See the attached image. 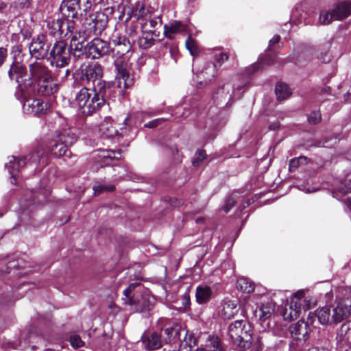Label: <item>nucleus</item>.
I'll return each instance as SVG.
<instances>
[{
	"instance_id": "cd10ccee",
	"label": "nucleus",
	"mask_w": 351,
	"mask_h": 351,
	"mask_svg": "<svg viewBox=\"0 0 351 351\" xmlns=\"http://www.w3.org/2000/svg\"><path fill=\"white\" fill-rule=\"evenodd\" d=\"M195 351H223L221 341L217 337H210L205 345Z\"/></svg>"
},
{
	"instance_id": "79ce46f5",
	"label": "nucleus",
	"mask_w": 351,
	"mask_h": 351,
	"mask_svg": "<svg viewBox=\"0 0 351 351\" xmlns=\"http://www.w3.org/2000/svg\"><path fill=\"white\" fill-rule=\"evenodd\" d=\"M93 189L94 191L95 195H98L104 191H106V192L113 191L115 189V186H114V185H112V184H95L93 186Z\"/></svg>"
},
{
	"instance_id": "aec40b11",
	"label": "nucleus",
	"mask_w": 351,
	"mask_h": 351,
	"mask_svg": "<svg viewBox=\"0 0 351 351\" xmlns=\"http://www.w3.org/2000/svg\"><path fill=\"white\" fill-rule=\"evenodd\" d=\"M300 309V302L291 299L290 303L285 306L282 315L285 320L291 322L299 317Z\"/></svg>"
},
{
	"instance_id": "2eb2a0df",
	"label": "nucleus",
	"mask_w": 351,
	"mask_h": 351,
	"mask_svg": "<svg viewBox=\"0 0 351 351\" xmlns=\"http://www.w3.org/2000/svg\"><path fill=\"white\" fill-rule=\"evenodd\" d=\"M49 106L48 103L39 99H29L25 101L23 108L27 114L40 115L46 112Z\"/></svg>"
},
{
	"instance_id": "e2e57ef3",
	"label": "nucleus",
	"mask_w": 351,
	"mask_h": 351,
	"mask_svg": "<svg viewBox=\"0 0 351 351\" xmlns=\"http://www.w3.org/2000/svg\"><path fill=\"white\" fill-rule=\"evenodd\" d=\"M261 350V345L260 343L259 338H257L256 341L252 345L253 351H260Z\"/></svg>"
},
{
	"instance_id": "49530a36",
	"label": "nucleus",
	"mask_w": 351,
	"mask_h": 351,
	"mask_svg": "<svg viewBox=\"0 0 351 351\" xmlns=\"http://www.w3.org/2000/svg\"><path fill=\"white\" fill-rule=\"evenodd\" d=\"M306 160L307 158L304 156H300L298 158L291 160L289 162V170L291 171H295L300 165L306 163Z\"/></svg>"
},
{
	"instance_id": "a19ab883",
	"label": "nucleus",
	"mask_w": 351,
	"mask_h": 351,
	"mask_svg": "<svg viewBox=\"0 0 351 351\" xmlns=\"http://www.w3.org/2000/svg\"><path fill=\"white\" fill-rule=\"evenodd\" d=\"M100 157L104 160H119L121 158V153L119 150H104L101 152Z\"/></svg>"
},
{
	"instance_id": "6e6552de",
	"label": "nucleus",
	"mask_w": 351,
	"mask_h": 351,
	"mask_svg": "<svg viewBox=\"0 0 351 351\" xmlns=\"http://www.w3.org/2000/svg\"><path fill=\"white\" fill-rule=\"evenodd\" d=\"M117 74L118 86L119 88H128L133 84V79L131 77L128 71V65L123 59H117L114 61Z\"/></svg>"
},
{
	"instance_id": "a878e982",
	"label": "nucleus",
	"mask_w": 351,
	"mask_h": 351,
	"mask_svg": "<svg viewBox=\"0 0 351 351\" xmlns=\"http://www.w3.org/2000/svg\"><path fill=\"white\" fill-rule=\"evenodd\" d=\"M234 93V88L230 82H226L219 88L216 92L217 98L226 100H231Z\"/></svg>"
},
{
	"instance_id": "2f4dec72",
	"label": "nucleus",
	"mask_w": 351,
	"mask_h": 351,
	"mask_svg": "<svg viewBox=\"0 0 351 351\" xmlns=\"http://www.w3.org/2000/svg\"><path fill=\"white\" fill-rule=\"evenodd\" d=\"M49 152L56 157L65 155L67 152V147L60 141L53 140L50 143Z\"/></svg>"
},
{
	"instance_id": "6ab92c4d",
	"label": "nucleus",
	"mask_w": 351,
	"mask_h": 351,
	"mask_svg": "<svg viewBox=\"0 0 351 351\" xmlns=\"http://www.w3.org/2000/svg\"><path fill=\"white\" fill-rule=\"evenodd\" d=\"M351 14V2L342 1L335 5L330 10V19L342 20Z\"/></svg>"
},
{
	"instance_id": "f03ea898",
	"label": "nucleus",
	"mask_w": 351,
	"mask_h": 351,
	"mask_svg": "<svg viewBox=\"0 0 351 351\" xmlns=\"http://www.w3.org/2000/svg\"><path fill=\"white\" fill-rule=\"evenodd\" d=\"M104 93L95 88H82L76 95L75 101L84 114L90 115L99 110L105 104Z\"/></svg>"
},
{
	"instance_id": "4c0bfd02",
	"label": "nucleus",
	"mask_w": 351,
	"mask_h": 351,
	"mask_svg": "<svg viewBox=\"0 0 351 351\" xmlns=\"http://www.w3.org/2000/svg\"><path fill=\"white\" fill-rule=\"evenodd\" d=\"M134 300H135V304H131L134 305L136 311L138 312H144L149 311L150 309V303L145 296H142L141 299H138V298H134Z\"/></svg>"
},
{
	"instance_id": "393cba45",
	"label": "nucleus",
	"mask_w": 351,
	"mask_h": 351,
	"mask_svg": "<svg viewBox=\"0 0 351 351\" xmlns=\"http://www.w3.org/2000/svg\"><path fill=\"white\" fill-rule=\"evenodd\" d=\"M132 14L138 20L143 21L151 15L149 10L141 1L136 2L132 6Z\"/></svg>"
},
{
	"instance_id": "6e6d98bb",
	"label": "nucleus",
	"mask_w": 351,
	"mask_h": 351,
	"mask_svg": "<svg viewBox=\"0 0 351 351\" xmlns=\"http://www.w3.org/2000/svg\"><path fill=\"white\" fill-rule=\"evenodd\" d=\"M165 119L160 118V119H156L154 120H152L149 121V123H146L145 125V127L149 128H154L160 125L161 123L165 121Z\"/></svg>"
},
{
	"instance_id": "473e14b6",
	"label": "nucleus",
	"mask_w": 351,
	"mask_h": 351,
	"mask_svg": "<svg viewBox=\"0 0 351 351\" xmlns=\"http://www.w3.org/2000/svg\"><path fill=\"white\" fill-rule=\"evenodd\" d=\"M337 336L340 341L351 344V319L341 325Z\"/></svg>"
},
{
	"instance_id": "4468645a",
	"label": "nucleus",
	"mask_w": 351,
	"mask_h": 351,
	"mask_svg": "<svg viewBox=\"0 0 351 351\" xmlns=\"http://www.w3.org/2000/svg\"><path fill=\"white\" fill-rule=\"evenodd\" d=\"M351 314V300L343 299L333 308L332 319L335 323H339L348 318Z\"/></svg>"
},
{
	"instance_id": "864d4df0",
	"label": "nucleus",
	"mask_w": 351,
	"mask_h": 351,
	"mask_svg": "<svg viewBox=\"0 0 351 351\" xmlns=\"http://www.w3.org/2000/svg\"><path fill=\"white\" fill-rule=\"evenodd\" d=\"M236 203V200L233 197H229L226 200L225 204L223 207V210L226 213H228L234 205Z\"/></svg>"
},
{
	"instance_id": "20e7f679",
	"label": "nucleus",
	"mask_w": 351,
	"mask_h": 351,
	"mask_svg": "<svg viewBox=\"0 0 351 351\" xmlns=\"http://www.w3.org/2000/svg\"><path fill=\"white\" fill-rule=\"evenodd\" d=\"M50 64L56 68H63L70 62V50L64 41H57L49 51L47 58Z\"/></svg>"
},
{
	"instance_id": "a18cd8bd",
	"label": "nucleus",
	"mask_w": 351,
	"mask_h": 351,
	"mask_svg": "<svg viewBox=\"0 0 351 351\" xmlns=\"http://www.w3.org/2000/svg\"><path fill=\"white\" fill-rule=\"evenodd\" d=\"M317 318L320 324L327 325L329 322V308L325 306L317 313Z\"/></svg>"
},
{
	"instance_id": "37998d69",
	"label": "nucleus",
	"mask_w": 351,
	"mask_h": 351,
	"mask_svg": "<svg viewBox=\"0 0 351 351\" xmlns=\"http://www.w3.org/2000/svg\"><path fill=\"white\" fill-rule=\"evenodd\" d=\"M138 286H140V283L138 282H134L131 283L129 287L124 291L123 293L124 295L127 298L126 303L129 304H135V300H134V296L132 295V291L137 287Z\"/></svg>"
},
{
	"instance_id": "c03bdc74",
	"label": "nucleus",
	"mask_w": 351,
	"mask_h": 351,
	"mask_svg": "<svg viewBox=\"0 0 351 351\" xmlns=\"http://www.w3.org/2000/svg\"><path fill=\"white\" fill-rule=\"evenodd\" d=\"M183 341L182 340L180 343L181 345L188 346L190 348V350L188 351H192V348L196 346L197 344V339L194 335L187 332V335L183 336Z\"/></svg>"
},
{
	"instance_id": "0e129e2a",
	"label": "nucleus",
	"mask_w": 351,
	"mask_h": 351,
	"mask_svg": "<svg viewBox=\"0 0 351 351\" xmlns=\"http://www.w3.org/2000/svg\"><path fill=\"white\" fill-rule=\"evenodd\" d=\"M280 39V36L279 35H275L269 41V49L271 48V47L274 45V44H276L279 42Z\"/></svg>"
},
{
	"instance_id": "ddd939ff",
	"label": "nucleus",
	"mask_w": 351,
	"mask_h": 351,
	"mask_svg": "<svg viewBox=\"0 0 351 351\" xmlns=\"http://www.w3.org/2000/svg\"><path fill=\"white\" fill-rule=\"evenodd\" d=\"M337 156L341 162L348 165V169L343 171L344 179L340 182L339 190L342 193H351V160L343 152L338 153Z\"/></svg>"
},
{
	"instance_id": "c756f323",
	"label": "nucleus",
	"mask_w": 351,
	"mask_h": 351,
	"mask_svg": "<svg viewBox=\"0 0 351 351\" xmlns=\"http://www.w3.org/2000/svg\"><path fill=\"white\" fill-rule=\"evenodd\" d=\"M86 42H70V49L73 56L77 58H82L83 56L88 58V49L87 44L85 45Z\"/></svg>"
},
{
	"instance_id": "9d476101",
	"label": "nucleus",
	"mask_w": 351,
	"mask_h": 351,
	"mask_svg": "<svg viewBox=\"0 0 351 351\" xmlns=\"http://www.w3.org/2000/svg\"><path fill=\"white\" fill-rule=\"evenodd\" d=\"M167 336L165 340L171 344L178 345L182 342L183 336L187 335V331L180 324L172 323L168 324L164 329Z\"/></svg>"
},
{
	"instance_id": "72a5a7b5",
	"label": "nucleus",
	"mask_w": 351,
	"mask_h": 351,
	"mask_svg": "<svg viewBox=\"0 0 351 351\" xmlns=\"http://www.w3.org/2000/svg\"><path fill=\"white\" fill-rule=\"evenodd\" d=\"M275 91L277 99L279 101L288 99L292 93L288 85L282 82L276 84Z\"/></svg>"
},
{
	"instance_id": "de8ad7c7",
	"label": "nucleus",
	"mask_w": 351,
	"mask_h": 351,
	"mask_svg": "<svg viewBox=\"0 0 351 351\" xmlns=\"http://www.w3.org/2000/svg\"><path fill=\"white\" fill-rule=\"evenodd\" d=\"M64 27H66V31L64 30V36H66L69 33L71 35L75 31L78 29L75 21L73 19L64 20Z\"/></svg>"
},
{
	"instance_id": "052dcab7",
	"label": "nucleus",
	"mask_w": 351,
	"mask_h": 351,
	"mask_svg": "<svg viewBox=\"0 0 351 351\" xmlns=\"http://www.w3.org/2000/svg\"><path fill=\"white\" fill-rule=\"evenodd\" d=\"M314 306L313 302L311 300H304V304H303V309L304 311H307L312 308V306Z\"/></svg>"
},
{
	"instance_id": "69168bd1",
	"label": "nucleus",
	"mask_w": 351,
	"mask_h": 351,
	"mask_svg": "<svg viewBox=\"0 0 351 351\" xmlns=\"http://www.w3.org/2000/svg\"><path fill=\"white\" fill-rule=\"evenodd\" d=\"M317 58L324 63H327L328 62L327 59V52L324 54L323 51H321L317 56Z\"/></svg>"
},
{
	"instance_id": "bb28decb",
	"label": "nucleus",
	"mask_w": 351,
	"mask_h": 351,
	"mask_svg": "<svg viewBox=\"0 0 351 351\" xmlns=\"http://www.w3.org/2000/svg\"><path fill=\"white\" fill-rule=\"evenodd\" d=\"M47 27L52 35L63 36L64 34V20L58 19L47 22Z\"/></svg>"
},
{
	"instance_id": "f3484780",
	"label": "nucleus",
	"mask_w": 351,
	"mask_h": 351,
	"mask_svg": "<svg viewBox=\"0 0 351 351\" xmlns=\"http://www.w3.org/2000/svg\"><path fill=\"white\" fill-rule=\"evenodd\" d=\"M111 43L113 45V51L120 56L128 53L132 47L130 41L125 36L118 34L112 36Z\"/></svg>"
},
{
	"instance_id": "09e8293b",
	"label": "nucleus",
	"mask_w": 351,
	"mask_h": 351,
	"mask_svg": "<svg viewBox=\"0 0 351 351\" xmlns=\"http://www.w3.org/2000/svg\"><path fill=\"white\" fill-rule=\"evenodd\" d=\"M186 47L189 51L190 53L195 56L198 54V49L197 45L193 39L189 37L186 41Z\"/></svg>"
},
{
	"instance_id": "f257e3e1",
	"label": "nucleus",
	"mask_w": 351,
	"mask_h": 351,
	"mask_svg": "<svg viewBox=\"0 0 351 351\" xmlns=\"http://www.w3.org/2000/svg\"><path fill=\"white\" fill-rule=\"evenodd\" d=\"M25 88H31L40 95L49 96L58 90V85L52 79L51 71L42 62L36 61L28 66Z\"/></svg>"
},
{
	"instance_id": "603ef678",
	"label": "nucleus",
	"mask_w": 351,
	"mask_h": 351,
	"mask_svg": "<svg viewBox=\"0 0 351 351\" xmlns=\"http://www.w3.org/2000/svg\"><path fill=\"white\" fill-rule=\"evenodd\" d=\"M308 122L311 124H316L321 120V114L319 112H313L308 117Z\"/></svg>"
},
{
	"instance_id": "5701e85b",
	"label": "nucleus",
	"mask_w": 351,
	"mask_h": 351,
	"mask_svg": "<svg viewBox=\"0 0 351 351\" xmlns=\"http://www.w3.org/2000/svg\"><path fill=\"white\" fill-rule=\"evenodd\" d=\"M237 302L232 300L225 301L219 312L220 316L224 319H230L238 313Z\"/></svg>"
},
{
	"instance_id": "ea45409f",
	"label": "nucleus",
	"mask_w": 351,
	"mask_h": 351,
	"mask_svg": "<svg viewBox=\"0 0 351 351\" xmlns=\"http://www.w3.org/2000/svg\"><path fill=\"white\" fill-rule=\"evenodd\" d=\"M260 311L261 313L260 317L263 319H267L274 312V304L272 302L263 304L260 307Z\"/></svg>"
},
{
	"instance_id": "5fc2aeb1",
	"label": "nucleus",
	"mask_w": 351,
	"mask_h": 351,
	"mask_svg": "<svg viewBox=\"0 0 351 351\" xmlns=\"http://www.w3.org/2000/svg\"><path fill=\"white\" fill-rule=\"evenodd\" d=\"M328 14H329L328 11H327V10L322 11L320 16H319V22L320 24L327 25L328 23Z\"/></svg>"
},
{
	"instance_id": "c85d7f7f",
	"label": "nucleus",
	"mask_w": 351,
	"mask_h": 351,
	"mask_svg": "<svg viewBox=\"0 0 351 351\" xmlns=\"http://www.w3.org/2000/svg\"><path fill=\"white\" fill-rule=\"evenodd\" d=\"M164 28V33L165 36L170 39L173 38V35L175 34L180 33L186 30V26L179 21H174L170 23L169 25H165Z\"/></svg>"
},
{
	"instance_id": "0eeeda50",
	"label": "nucleus",
	"mask_w": 351,
	"mask_h": 351,
	"mask_svg": "<svg viewBox=\"0 0 351 351\" xmlns=\"http://www.w3.org/2000/svg\"><path fill=\"white\" fill-rule=\"evenodd\" d=\"M50 47L47 37L45 35H38L34 38L29 45L31 56L36 59H43L47 57Z\"/></svg>"
},
{
	"instance_id": "4be33fe9",
	"label": "nucleus",
	"mask_w": 351,
	"mask_h": 351,
	"mask_svg": "<svg viewBox=\"0 0 351 351\" xmlns=\"http://www.w3.org/2000/svg\"><path fill=\"white\" fill-rule=\"evenodd\" d=\"M141 339L145 348L147 350H156L162 345L160 336L156 332L144 334Z\"/></svg>"
},
{
	"instance_id": "412c9836",
	"label": "nucleus",
	"mask_w": 351,
	"mask_h": 351,
	"mask_svg": "<svg viewBox=\"0 0 351 351\" xmlns=\"http://www.w3.org/2000/svg\"><path fill=\"white\" fill-rule=\"evenodd\" d=\"M141 24L143 33L153 35L161 27L162 21L159 17L152 18L150 15L147 19L142 21Z\"/></svg>"
},
{
	"instance_id": "dca6fc26",
	"label": "nucleus",
	"mask_w": 351,
	"mask_h": 351,
	"mask_svg": "<svg viewBox=\"0 0 351 351\" xmlns=\"http://www.w3.org/2000/svg\"><path fill=\"white\" fill-rule=\"evenodd\" d=\"M308 326L304 321H299L289 327L291 337L298 342H305L308 338Z\"/></svg>"
},
{
	"instance_id": "c9c22d12",
	"label": "nucleus",
	"mask_w": 351,
	"mask_h": 351,
	"mask_svg": "<svg viewBox=\"0 0 351 351\" xmlns=\"http://www.w3.org/2000/svg\"><path fill=\"white\" fill-rule=\"evenodd\" d=\"M58 140L66 147L73 145L77 140L76 136L71 130H64L58 136Z\"/></svg>"
},
{
	"instance_id": "58836bf2",
	"label": "nucleus",
	"mask_w": 351,
	"mask_h": 351,
	"mask_svg": "<svg viewBox=\"0 0 351 351\" xmlns=\"http://www.w3.org/2000/svg\"><path fill=\"white\" fill-rule=\"evenodd\" d=\"M154 39L152 38V34H146L145 36H142L138 40V46L144 49L151 47L154 44Z\"/></svg>"
},
{
	"instance_id": "1a4fd4ad",
	"label": "nucleus",
	"mask_w": 351,
	"mask_h": 351,
	"mask_svg": "<svg viewBox=\"0 0 351 351\" xmlns=\"http://www.w3.org/2000/svg\"><path fill=\"white\" fill-rule=\"evenodd\" d=\"M88 58L97 59L109 51V43L101 38H95L87 43Z\"/></svg>"
},
{
	"instance_id": "338daca9",
	"label": "nucleus",
	"mask_w": 351,
	"mask_h": 351,
	"mask_svg": "<svg viewBox=\"0 0 351 351\" xmlns=\"http://www.w3.org/2000/svg\"><path fill=\"white\" fill-rule=\"evenodd\" d=\"M345 102L351 103V86L346 94L343 95Z\"/></svg>"
},
{
	"instance_id": "39448f33",
	"label": "nucleus",
	"mask_w": 351,
	"mask_h": 351,
	"mask_svg": "<svg viewBox=\"0 0 351 351\" xmlns=\"http://www.w3.org/2000/svg\"><path fill=\"white\" fill-rule=\"evenodd\" d=\"M102 75V66L97 63L88 64L82 69L81 78L91 82L95 90L99 93L105 92L106 87V82L101 80Z\"/></svg>"
},
{
	"instance_id": "b1692460",
	"label": "nucleus",
	"mask_w": 351,
	"mask_h": 351,
	"mask_svg": "<svg viewBox=\"0 0 351 351\" xmlns=\"http://www.w3.org/2000/svg\"><path fill=\"white\" fill-rule=\"evenodd\" d=\"M112 119L106 117L99 125V132L105 137H112L118 133L117 129L114 126Z\"/></svg>"
},
{
	"instance_id": "bf43d9fd",
	"label": "nucleus",
	"mask_w": 351,
	"mask_h": 351,
	"mask_svg": "<svg viewBox=\"0 0 351 351\" xmlns=\"http://www.w3.org/2000/svg\"><path fill=\"white\" fill-rule=\"evenodd\" d=\"M345 204V211L351 214V197H348L343 200Z\"/></svg>"
},
{
	"instance_id": "f8f14e48",
	"label": "nucleus",
	"mask_w": 351,
	"mask_h": 351,
	"mask_svg": "<svg viewBox=\"0 0 351 351\" xmlns=\"http://www.w3.org/2000/svg\"><path fill=\"white\" fill-rule=\"evenodd\" d=\"M8 76L11 80H15L19 86L25 88V82L27 78L25 66L19 62H14L8 71Z\"/></svg>"
},
{
	"instance_id": "f704fd0d",
	"label": "nucleus",
	"mask_w": 351,
	"mask_h": 351,
	"mask_svg": "<svg viewBox=\"0 0 351 351\" xmlns=\"http://www.w3.org/2000/svg\"><path fill=\"white\" fill-rule=\"evenodd\" d=\"M237 287L242 292L249 293L254 291V284L250 279L241 278L237 280Z\"/></svg>"
},
{
	"instance_id": "13d9d810",
	"label": "nucleus",
	"mask_w": 351,
	"mask_h": 351,
	"mask_svg": "<svg viewBox=\"0 0 351 351\" xmlns=\"http://www.w3.org/2000/svg\"><path fill=\"white\" fill-rule=\"evenodd\" d=\"M7 56V49L4 47H0V66L3 64Z\"/></svg>"
},
{
	"instance_id": "9b49d317",
	"label": "nucleus",
	"mask_w": 351,
	"mask_h": 351,
	"mask_svg": "<svg viewBox=\"0 0 351 351\" xmlns=\"http://www.w3.org/2000/svg\"><path fill=\"white\" fill-rule=\"evenodd\" d=\"M95 0H80L76 2L75 5H72V8H67L65 14L68 17L78 19L83 16H86L91 10Z\"/></svg>"
},
{
	"instance_id": "3c124183",
	"label": "nucleus",
	"mask_w": 351,
	"mask_h": 351,
	"mask_svg": "<svg viewBox=\"0 0 351 351\" xmlns=\"http://www.w3.org/2000/svg\"><path fill=\"white\" fill-rule=\"evenodd\" d=\"M70 342L73 348H77L84 345V341L81 339L80 337L77 335L71 336Z\"/></svg>"
},
{
	"instance_id": "423d86ee",
	"label": "nucleus",
	"mask_w": 351,
	"mask_h": 351,
	"mask_svg": "<svg viewBox=\"0 0 351 351\" xmlns=\"http://www.w3.org/2000/svg\"><path fill=\"white\" fill-rule=\"evenodd\" d=\"M108 23V16L101 12L90 14L85 19L84 27L88 29L92 35H99L105 29Z\"/></svg>"
},
{
	"instance_id": "e433bc0d",
	"label": "nucleus",
	"mask_w": 351,
	"mask_h": 351,
	"mask_svg": "<svg viewBox=\"0 0 351 351\" xmlns=\"http://www.w3.org/2000/svg\"><path fill=\"white\" fill-rule=\"evenodd\" d=\"M91 33L88 32V29H79L77 31H75L74 33L71 34V42H73L74 40L77 42H86L88 38L91 36Z\"/></svg>"
},
{
	"instance_id": "4d7b16f0",
	"label": "nucleus",
	"mask_w": 351,
	"mask_h": 351,
	"mask_svg": "<svg viewBox=\"0 0 351 351\" xmlns=\"http://www.w3.org/2000/svg\"><path fill=\"white\" fill-rule=\"evenodd\" d=\"M229 58V53H221L217 58V62L221 64L224 62L227 61Z\"/></svg>"
},
{
	"instance_id": "8fccbe9b",
	"label": "nucleus",
	"mask_w": 351,
	"mask_h": 351,
	"mask_svg": "<svg viewBox=\"0 0 351 351\" xmlns=\"http://www.w3.org/2000/svg\"><path fill=\"white\" fill-rule=\"evenodd\" d=\"M206 152L203 150H199L196 152L195 157L193 160L194 166H199V164L206 158Z\"/></svg>"
},
{
	"instance_id": "7ed1b4c3",
	"label": "nucleus",
	"mask_w": 351,
	"mask_h": 351,
	"mask_svg": "<svg viewBox=\"0 0 351 351\" xmlns=\"http://www.w3.org/2000/svg\"><path fill=\"white\" fill-rule=\"evenodd\" d=\"M228 335L233 343L243 348H250L252 345V329L246 320H237L228 327Z\"/></svg>"
},
{
	"instance_id": "774afa93",
	"label": "nucleus",
	"mask_w": 351,
	"mask_h": 351,
	"mask_svg": "<svg viewBox=\"0 0 351 351\" xmlns=\"http://www.w3.org/2000/svg\"><path fill=\"white\" fill-rule=\"evenodd\" d=\"M40 195H41L40 193L36 194L34 195V198L32 199L33 203H35V204L41 203L43 202V199H40Z\"/></svg>"
},
{
	"instance_id": "680f3d73",
	"label": "nucleus",
	"mask_w": 351,
	"mask_h": 351,
	"mask_svg": "<svg viewBox=\"0 0 351 351\" xmlns=\"http://www.w3.org/2000/svg\"><path fill=\"white\" fill-rule=\"evenodd\" d=\"M304 296V292L302 290L298 291L294 293L293 299L294 300H297L300 302V300L302 299Z\"/></svg>"
},
{
	"instance_id": "a211bd4d",
	"label": "nucleus",
	"mask_w": 351,
	"mask_h": 351,
	"mask_svg": "<svg viewBox=\"0 0 351 351\" xmlns=\"http://www.w3.org/2000/svg\"><path fill=\"white\" fill-rule=\"evenodd\" d=\"M8 163L6 165L10 175V182L13 184H16V173L19 171V169L23 167L26 165V159L24 157H15L10 156Z\"/></svg>"
},
{
	"instance_id": "7c9ffc66",
	"label": "nucleus",
	"mask_w": 351,
	"mask_h": 351,
	"mask_svg": "<svg viewBox=\"0 0 351 351\" xmlns=\"http://www.w3.org/2000/svg\"><path fill=\"white\" fill-rule=\"evenodd\" d=\"M212 291L210 287L199 286L196 289V300L199 304L206 303L212 296Z\"/></svg>"
}]
</instances>
